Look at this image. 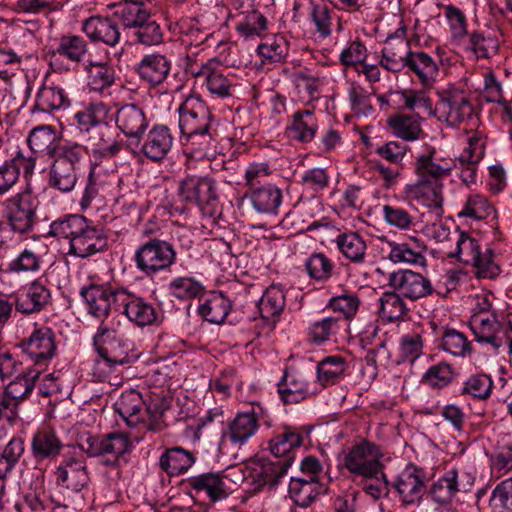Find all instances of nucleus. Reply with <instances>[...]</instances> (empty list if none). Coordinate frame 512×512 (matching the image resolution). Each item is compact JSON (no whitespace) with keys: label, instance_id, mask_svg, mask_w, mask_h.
<instances>
[{"label":"nucleus","instance_id":"nucleus-1","mask_svg":"<svg viewBox=\"0 0 512 512\" xmlns=\"http://www.w3.org/2000/svg\"><path fill=\"white\" fill-rule=\"evenodd\" d=\"M109 108L99 102L90 104L75 114V122L94 154L111 158L121 150L113 128L106 122Z\"/></svg>","mask_w":512,"mask_h":512},{"label":"nucleus","instance_id":"nucleus-2","mask_svg":"<svg viewBox=\"0 0 512 512\" xmlns=\"http://www.w3.org/2000/svg\"><path fill=\"white\" fill-rule=\"evenodd\" d=\"M53 158L48 184L61 193H69L82 173L85 148L80 144L61 145Z\"/></svg>","mask_w":512,"mask_h":512},{"label":"nucleus","instance_id":"nucleus-3","mask_svg":"<svg viewBox=\"0 0 512 512\" xmlns=\"http://www.w3.org/2000/svg\"><path fill=\"white\" fill-rule=\"evenodd\" d=\"M78 447L88 457H101L103 464L114 467L120 457L130 450L131 443L127 435L121 432L104 435L84 433L78 438Z\"/></svg>","mask_w":512,"mask_h":512},{"label":"nucleus","instance_id":"nucleus-4","mask_svg":"<svg viewBox=\"0 0 512 512\" xmlns=\"http://www.w3.org/2000/svg\"><path fill=\"white\" fill-rule=\"evenodd\" d=\"M381 456L376 444L363 440L344 452L342 467L351 474L354 482L377 478L384 469Z\"/></svg>","mask_w":512,"mask_h":512},{"label":"nucleus","instance_id":"nucleus-5","mask_svg":"<svg viewBox=\"0 0 512 512\" xmlns=\"http://www.w3.org/2000/svg\"><path fill=\"white\" fill-rule=\"evenodd\" d=\"M133 260L139 271L152 277L170 269L176 260V252L170 242L151 238L135 250Z\"/></svg>","mask_w":512,"mask_h":512},{"label":"nucleus","instance_id":"nucleus-6","mask_svg":"<svg viewBox=\"0 0 512 512\" xmlns=\"http://www.w3.org/2000/svg\"><path fill=\"white\" fill-rule=\"evenodd\" d=\"M438 101L435 106V115L451 127H459L467 123L474 116L475 110L465 91L449 87L437 92Z\"/></svg>","mask_w":512,"mask_h":512},{"label":"nucleus","instance_id":"nucleus-7","mask_svg":"<svg viewBox=\"0 0 512 512\" xmlns=\"http://www.w3.org/2000/svg\"><path fill=\"white\" fill-rule=\"evenodd\" d=\"M38 204L29 187L2 203L6 219L13 231L27 233L32 230L37 221Z\"/></svg>","mask_w":512,"mask_h":512},{"label":"nucleus","instance_id":"nucleus-8","mask_svg":"<svg viewBox=\"0 0 512 512\" xmlns=\"http://www.w3.org/2000/svg\"><path fill=\"white\" fill-rule=\"evenodd\" d=\"M40 374V370L28 369L7 384L3 398L0 400V416L4 411H9L7 414L9 422H13L18 417L19 405L30 397Z\"/></svg>","mask_w":512,"mask_h":512},{"label":"nucleus","instance_id":"nucleus-9","mask_svg":"<svg viewBox=\"0 0 512 512\" xmlns=\"http://www.w3.org/2000/svg\"><path fill=\"white\" fill-rule=\"evenodd\" d=\"M123 290L93 284L82 287L80 295L85 301L88 314L103 321V319L109 320L113 308L119 310L118 297Z\"/></svg>","mask_w":512,"mask_h":512},{"label":"nucleus","instance_id":"nucleus-10","mask_svg":"<svg viewBox=\"0 0 512 512\" xmlns=\"http://www.w3.org/2000/svg\"><path fill=\"white\" fill-rule=\"evenodd\" d=\"M22 352L38 366H46L56 355V336L49 327L35 329L19 344Z\"/></svg>","mask_w":512,"mask_h":512},{"label":"nucleus","instance_id":"nucleus-11","mask_svg":"<svg viewBox=\"0 0 512 512\" xmlns=\"http://www.w3.org/2000/svg\"><path fill=\"white\" fill-rule=\"evenodd\" d=\"M456 167V160L445 156L433 146L425 145L423 151L415 158L414 172L417 177L442 181L450 176Z\"/></svg>","mask_w":512,"mask_h":512},{"label":"nucleus","instance_id":"nucleus-12","mask_svg":"<svg viewBox=\"0 0 512 512\" xmlns=\"http://www.w3.org/2000/svg\"><path fill=\"white\" fill-rule=\"evenodd\" d=\"M388 286L412 301L427 297L434 291L428 278L410 269H400L390 273Z\"/></svg>","mask_w":512,"mask_h":512},{"label":"nucleus","instance_id":"nucleus-13","mask_svg":"<svg viewBox=\"0 0 512 512\" xmlns=\"http://www.w3.org/2000/svg\"><path fill=\"white\" fill-rule=\"evenodd\" d=\"M211 114L205 104L197 98H189L179 107V129L182 136L193 137L208 132Z\"/></svg>","mask_w":512,"mask_h":512},{"label":"nucleus","instance_id":"nucleus-14","mask_svg":"<svg viewBox=\"0 0 512 512\" xmlns=\"http://www.w3.org/2000/svg\"><path fill=\"white\" fill-rule=\"evenodd\" d=\"M178 196L181 201L196 205L202 209L213 205L216 191L213 181L207 177L187 175L179 182Z\"/></svg>","mask_w":512,"mask_h":512},{"label":"nucleus","instance_id":"nucleus-15","mask_svg":"<svg viewBox=\"0 0 512 512\" xmlns=\"http://www.w3.org/2000/svg\"><path fill=\"white\" fill-rule=\"evenodd\" d=\"M410 52L409 41L405 38V28H399L394 35L388 36L381 50L379 65L388 72L400 73L405 70Z\"/></svg>","mask_w":512,"mask_h":512},{"label":"nucleus","instance_id":"nucleus-16","mask_svg":"<svg viewBox=\"0 0 512 512\" xmlns=\"http://www.w3.org/2000/svg\"><path fill=\"white\" fill-rule=\"evenodd\" d=\"M222 64L217 58H211L201 64H190L188 71L195 78L203 80L208 91L219 97L230 96L231 82L221 71Z\"/></svg>","mask_w":512,"mask_h":512},{"label":"nucleus","instance_id":"nucleus-17","mask_svg":"<svg viewBox=\"0 0 512 512\" xmlns=\"http://www.w3.org/2000/svg\"><path fill=\"white\" fill-rule=\"evenodd\" d=\"M390 485L403 504L418 503L426 491L424 471L415 465H408Z\"/></svg>","mask_w":512,"mask_h":512},{"label":"nucleus","instance_id":"nucleus-18","mask_svg":"<svg viewBox=\"0 0 512 512\" xmlns=\"http://www.w3.org/2000/svg\"><path fill=\"white\" fill-rule=\"evenodd\" d=\"M116 127L129 139L141 140L148 128L149 120L143 108L136 104L120 106L114 115Z\"/></svg>","mask_w":512,"mask_h":512},{"label":"nucleus","instance_id":"nucleus-19","mask_svg":"<svg viewBox=\"0 0 512 512\" xmlns=\"http://www.w3.org/2000/svg\"><path fill=\"white\" fill-rule=\"evenodd\" d=\"M285 307V295L280 286L271 285L263 293L261 299L258 301V313L260 315V322H258V329L263 331L266 329V335L275 328L281 312Z\"/></svg>","mask_w":512,"mask_h":512},{"label":"nucleus","instance_id":"nucleus-20","mask_svg":"<svg viewBox=\"0 0 512 512\" xmlns=\"http://www.w3.org/2000/svg\"><path fill=\"white\" fill-rule=\"evenodd\" d=\"M471 329L477 342L486 343L498 351L504 345L501 336L503 324L497 313L473 314L470 320Z\"/></svg>","mask_w":512,"mask_h":512},{"label":"nucleus","instance_id":"nucleus-21","mask_svg":"<svg viewBox=\"0 0 512 512\" xmlns=\"http://www.w3.org/2000/svg\"><path fill=\"white\" fill-rule=\"evenodd\" d=\"M107 247V237L102 228L91 225L85 220L82 229L72 240L70 253L81 258H86Z\"/></svg>","mask_w":512,"mask_h":512},{"label":"nucleus","instance_id":"nucleus-22","mask_svg":"<svg viewBox=\"0 0 512 512\" xmlns=\"http://www.w3.org/2000/svg\"><path fill=\"white\" fill-rule=\"evenodd\" d=\"M55 475L59 486L73 492H80L89 481L84 461L70 455H64Z\"/></svg>","mask_w":512,"mask_h":512},{"label":"nucleus","instance_id":"nucleus-23","mask_svg":"<svg viewBox=\"0 0 512 512\" xmlns=\"http://www.w3.org/2000/svg\"><path fill=\"white\" fill-rule=\"evenodd\" d=\"M81 30L93 43L116 47L121 41L119 26L108 17L91 16L82 22Z\"/></svg>","mask_w":512,"mask_h":512},{"label":"nucleus","instance_id":"nucleus-24","mask_svg":"<svg viewBox=\"0 0 512 512\" xmlns=\"http://www.w3.org/2000/svg\"><path fill=\"white\" fill-rule=\"evenodd\" d=\"M118 301L119 310L138 326L151 325L157 319L156 309L143 298L136 297L123 290V293L118 297Z\"/></svg>","mask_w":512,"mask_h":512},{"label":"nucleus","instance_id":"nucleus-25","mask_svg":"<svg viewBox=\"0 0 512 512\" xmlns=\"http://www.w3.org/2000/svg\"><path fill=\"white\" fill-rule=\"evenodd\" d=\"M15 297L16 310L22 314H33L44 310L51 302L50 290L38 281L23 287Z\"/></svg>","mask_w":512,"mask_h":512},{"label":"nucleus","instance_id":"nucleus-26","mask_svg":"<svg viewBox=\"0 0 512 512\" xmlns=\"http://www.w3.org/2000/svg\"><path fill=\"white\" fill-rule=\"evenodd\" d=\"M406 74H413L423 88H432L439 72L434 58L424 51H412L407 58Z\"/></svg>","mask_w":512,"mask_h":512},{"label":"nucleus","instance_id":"nucleus-27","mask_svg":"<svg viewBox=\"0 0 512 512\" xmlns=\"http://www.w3.org/2000/svg\"><path fill=\"white\" fill-rule=\"evenodd\" d=\"M172 144L173 137L170 129L164 125H155L148 132L141 150L147 158L160 161L170 151Z\"/></svg>","mask_w":512,"mask_h":512},{"label":"nucleus","instance_id":"nucleus-28","mask_svg":"<svg viewBox=\"0 0 512 512\" xmlns=\"http://www.w3.org/2000/svg\"><path fill=\"white\" fill-rule=\"evenodd\" d=\"M171 62L161 54L145 55L137 66L140 78L151 85H159L168 77Z\"/></svg>","mask_w":512,"mask_h":512},{"label":"nucleus","instance_id":"nucleus-29","mask_svg":"<svg viewBox=\"0 0 512 512\" xmlns=\"http://www.w3.org/2000/svg\"><path fill=\"white\" fill-rule=\"evenodd\" d=\"M146 406L141 394L136 390H128L122 393L119 400L115 403V409L129 426L143 424L145 427L143 408Z\"/></svg>","mask_w":512,"mask_h":512},{"label":"nucleus","instance_id":"nucleus-30","mask_svg":"<svg viewBox=\"0 0 512 512\" xmlns=\"http://www.w3.org/2000/svg\"><path fill=\"white\" fill-rule=\"evenodd\" d=\"M294 456L271 461L258 459V490L264 486L274 489L291 467Z\"/></svg>","mask_w":512,"mask_h":512},{"label":"nucleus","instance_id":"nucleus-31","mask_svg":"<svg viewBox=\"0 0 512 512\" xmlns=\"http://www.w3.org/2000/svg\"><path fill=\"white\" fill-rule=\"evenodd\" d=\"M470 486V482L463 483L459 479L458 472L451 469L433 483L429 493L435 502L448 503L457 492L468 491Z\"/></svg>","mask_w":512,"mask_h":512},{"label":"nucleus","instance_id":"nucleus-32","mask_svg":"<svg viewBox=\"0 0 512 512\" xmlns=\"http://www.w3.org/2000/svg\"><path fill=\"white\" fill-rule=\"evenodd\" d=\"M406 191L410 197L421 200L428 207L442 206V181L417 177L416 182L409 185Z\"/></svg>","mask_w":512,"mask_h":512},{"label":"nucleus","instance_id":"nucleus-33","mask_svg":"<svg viewBox=\"0 0 512 512\" xmlns=\"http://www.w3.org/2000/svg\"><path fill=\"white\" fill-rule=\"evenodd\" d=\"M321 486L313 476L292 477L289 483V496L300 507L310 506L319 496Z\"/></svg>","mask_w":512,"mask_h":512},{"label":"nucleus","instance_id":"nucleus-34","mask_svg":"<svg viewBox=\"0 0 512 512\" xmlns=\"http://www.w3.org/2000/svg\"><path fill=\"white\" fill-rule=\"evenodd\" d=\"M114 15L125 28L134 29L143 21H148L151 12L143 0H123L114 5Z\"/></svg>","mask_w":512,"mask_h":512},{"label":"nucleus","instance_id":"nucleus-35","mask_svg":"<svg viewBox=\"0 0 512 512\" xmlns=\"http://www.w3.org/2000/svg\"><path fill=\"white\" fill-rule=\"evenodd\" d=\"M221 473H204L189 478V486L197 492H206L211 501L216 502L228 495V487Z\"/></svg>","mask_w":512,"mask_h":512},{"label":"nucleus","instance_id":"nucleus-36","mask_svg":"<svg viewBox=\"0 0 512 512\" xmlns=\"http://www.w3.org/2000/svg\"><path fill=\"white\" fill-rule=\"evenodd\" d=\"M63 447L62 441L52 430H39L32 439V452L37 461L55 459Z\"/></svg>","mask_w":512,"mask_h":512},{"label":"nucleus","instance_id":"nucleus-37","mask_svg":"<svg viewBox=\"0 0 512 512\" xmlns=\"http://www.w3.org/2000/svg\"><path fill=\"white\" fill-rule=\"evenodd\" d=\"M256 417L253 413H239L222 432L221 441L233 444L245 443L255 432Z\"/></svg>","mask_w":512,"mask_h":512},{"label":"nucleus","instance_id":"nucleus-38","mask_svg":"<svg viewBox=\"0 0 512 512\" xmlns=\"http://www.w3.org/2000/svg\"><path fill=\"white\" fill-rule=\"evenodd\" d=\"M499 46V40L494 33L475 30L468 35L466 48L476 59H487L498 52Z\"/></svg>","mask_w":512,"mask_h":512},{"label":"nucleus","instance_id":"nucleus-39","mask_svg":"<svg viewBox=\"0 0 512 512\" xmlns=\"http://www.w3.org/2000/svg\"><path fill=\"white\" fill-rule=\"evenodd\" d=\"M28 145L36 154L55 156L58 146L57 135L51 126L43 125L34 128L28 137Z\"/></svg>","mask_w":512,"mask_h":512},{"label":"nucleus","instance_id":"nucleus-40","mask_svg":"<svg viewBox=\"0 0 512 512\" xmlns=\"http://www.w3.org/2000/svg\"><path fill=\"white\" fill-rule=\"evenodd\" d=\"M449 240H455L456 248L449 254L450 257H455L464 264L471 265L480 257L481 247L475 238L470 237L467 233L455 230L449 236Z\"/></svg>","mask_w":512,"mask_h":512},{"label":"nucleus","instance_id":"nucleus-41","mask_svg":"<svg viewBox=\"0 0 512 512\" xmlns=\"http://www.w3.org/2000/svg\"><path fill=\"white\" fill-rule=\"evenodd\" d=\"M231 309L230 300L222 293L212 294L198 307L199 314L208 322L221 324Z\"/></svg>","mask_w":512,"mask_h":512},{"label":"nucleus","instance_id":"nucleus-42","mask_svg":"<svg viewBox=\"0 0 512 512\" xmlns=\"http://www.w3.org/2000/svg\"><path fill=\"white\" fill-rule=\"evenodd\" d=\"M193 454L181 447L166 449L159 460V465L165 472L175 475L187 471L194 463Z\"/></svg>","mask_w":512,"mask_h":512},{"label":"nucleus","instance_id":"nucleus-43","mask_svg":"<svg viewBox=\"0 0 512 512\" xmlns=\"http://www.w3.org/2000/svg\"><path fill=\"white\" fill-rule=\"evenodd\" d=\"M88 52L87 41L79 35L72 34L63 35L55 50V54L76 64L83 63Z\"/></svg>","mask_w":512,"mask_h":512},{"label":"nucleus","instance_id":"nucleus-44","mask_svg":"<svg viewBox=\"0 0 512 512\" xmlns=\"http://www.w3.org/2000/svg\"><path fill=\"white\" fill-rule=\"evenodd\" d=\"M171 404L172 397L169 394L153 393L145 409V413L150 416V420L146 421L145 429L152 432H161L165 428L161 417L170 409Z\"/></svg>","mask_w":512,"mask_h":512},{"label":"nucleus","instance_id":"nucleus-45","mask_svg":"<svg viewBox=\"0 0 512 512\" xmlns=\"http://www.w3.org/2000/svg\"><path fill=\"white\" fill-rule=\"evenodd\" d=\"M336 244L342 255L353 263H362L365 259L367 245L356 232L340 234Z\"/></svg>","mask_w":512,"mask_h":512},{"label":"nucleus","instance_id":"nucleus-46","mask_svg":"<svg viewBox=\"0 0 512 512\" xmlns=\"http://www.w3.org/2000/svg\"><path fill=\"white\" fill-rule=\"evenodd\" d=\"M388 259L394 264L425 265L426 258L418 247L407 242L387 241Z\"/></svg>","mask_w":512,"mask_h":512},{"label":"nucleus","instance_id":"nucleus-47","mask_svg":"<svg viewBox=\"0 0 512 512\" xmlns=\"http://www.w3.org/2000/svg\"><path fill=\"white\" fill-rule=\"evenodd\" d=\"M278 386L280 397L286 404L299 403L309 394L308 385L302 376L285 373Z\"/></svg>","mask_w":512,"mask_h":512},{"label":"nucleus","instance_id":"nucleus-48","mask_svg":"<svg viewBox=\"0 0 512 512\" xmlns=\"http://www.w3.org/2000/svg\"><path fill=\"white\" fill-rule=\"evenodd\" d=\"M347 363L341 356H329L317 365V379L322 386L335 384L343 377Z\"/></svg>","mask_w":512,"mask_h":512},{"label":"nucleus","instance_id":"nucleus-49","mask_svg":"<svg viewBox=\"0 0 512 512\" xmlns=\"http://www.w3.org/2000/svg\"><path fill=\"white\" fill-rule=\"evenodd\" d=\"M69 104V98L63 89L43 86L37 93L34 108L42 112H51L68 107Z\"/></svg>","mask_w":512,"mask_h":512},{"label":"nucleus","instance_id":"nucleus-50","mask_svg":"<svg viewBox=\"0 0 512 512\" xmlns=\"http://www.w3.org/2000/svg\"><path fill=\"white\" fill-rule=\"evenodd\" d=\"M378 301L380 305L379 314L389 322L403 318L408 312L403 296L393 289L384 292Z\"/></svg>","mask_w":512,"mask_h":512},{"label":"nucleus","instance_id":"nucleus-51","mask_svg":"<svg viewBox=\"0 0 512 512\" xmlns=\"http://www.w3.org/2000/svg\"><path fill=\"white\" fill-rule=\"evenodd\" d=\"M303 443V436L300 432L287 428L282 435H279L269 441V449L276 459H283L291 456L294 448H298Z\"/></svg>","mask_w":512,"mask_h":512},{"label":"nucleus","instance_id":"nucleus-52","mask_svg":"<svg viewBox=\"0 0 512 512\" xmlns=\"http://www.w3.org/2000/svg\"><path fill=\"white\" fill-rule=\"evenodd\" d=\"M318 125L316 118L310 110L296 112L290 127L294 137L301 142H310L314 139Z\"/></svg>","mask_w":512,"mask_h":512},{"label":"nucleus","instance_id":"nucleus-53","mask_svg":"<svg viewBox=\"0 0 512 512\" xmlns=\"http://www.w3.org/2000/svg\"><path fill=\"white\" fill-rule=\"evenodd\" d=\"M388 124L396 136L406 141L418 139L422 132L419 120L409 115H394L388 119Z\"/></svg>","mask_w":512,"mask_h":512},{"label":"nucleus","instance_id":"nucleus-54","mask_svg":"<svg viewBox=\"0 0 512 512\" xmlns=\"http://www.w3.org/2000/svg\"><path fill=\"white\" fill-rule=\"evenodd\" d=\"M85 218L79 215H68L53 221L50 225L49 235L59 239H68L71 245L78 232L82 229Z\"/></svg>","mask_w":512,"mask_h":512},{"label":"nucleus","instance_id":"nucleus-55","mask_svg":"<svg viewBox=\"0 0 512 512\" xmlns=\"http://www.w3.org/2000/svg\"><path fill=\"white\" fill-rule=\"evenodd\" d=\"M334 263L324 253H313L305 261L310 279L318 282L328 281L333 274Z\"/></svg>","mask_w":512,"mask_h":512},{"label":"nucleus","instance_id":"nucleus-56","mask_svg":"<svg viewBox=\"0 0 512 512\" xmlns=\"http://www.w3.org/2000/svg\"><path fill=\"white\" fill-rule=\"evenodd\" d=\"M24 157L18 154L0 164V197L9 193L18 183Z\"/></svg>","mask_w":512,"mask_h":512},{"label":"nucleus","instance_id":"nucleus-57","mask_svg":"<svg viewBox=\"0 0 512 512\" xmlns=\"http://www.w3.org/2000/svg\"><path fill=\"white\" fill-rule=\"evenodd\" d=\"M96 351L110 367L129 363L130 345L125 337L118 339L117 342L105 345Z\"/></svg>","mask_w":512,"mask_h":512},{"label":"nucleus","instance_id":"nucleus-58","mask_svg":"<svg viewBox=\"0 0 512 512\" xmlns=\"http://www.w3.org/2000/svg\"><path fill=\"white\" fill-rule=\"evenodd\" d=\"M285 51L284 37L277 34L264 36L258 43V56L262 58L261 64H264L265 61L279 62Z\"/></svg>","mask_w":512,"mask_h":512},{"label":"nucleus","instance_id":"nucleus-59","mask_svg":"<svg viewBox=\"0 0 512 512\" xmlns=\"http://www.w3.org/2000/svg\"><path fill=\"white\" fill-rule=\"evenodd\" d=\"M491 512H512V478L498 483L489 498Z\"/></svg>","mask_w":512,"mask_h":512},{"label":"nucleus","instance_id":"nucleus-60","mask_svg":"<svg viewBox=\"0 0 512 512\" xmlns=\"http://www.w3.org/2000/svg\"><path fill=\"white\" fill-rule=\"evenodd\" d=\"M170 293L182 300H189L200 297L204 294V286L191 277H178L169 284Z\"/></svg>","mask_w":512,"mask_h":512},{"label":"nucleus","instance_id":"nucleus-61","mask_svg":"<svg viewBox=\"0 0 512 512\" xmlns=\"http://www.w3.org/2000/svg\"><path fill=\"white\" fill-rule=\"evenodd\" d=\"M339 329L340 325L337 317H325L310 325L309 337L311 342L321 345L336 335Z\"/></svg>","mask_w":512,"mask_h":512},{"label":"nucleus","instance_id":"nucleus-62","mask_svg":"<svg viewBox=\"0 0 512 512\" xmlns=\"http://www.w3.org/2000/svg\"><path fill=\"white\" fill-rule=\"evenodd\" d=\"M427 88L421 90L407 89L401 92L403 106L410 110H423L428 115H435V108L431 98L426 92Z\"/></svg>","mask_w":512,"mask_h":512},{"label":"nucleus","instance_id":"nucleus-63","mask_svg":"<svg viewBox=\"0 0 512 512\" xmlns=\"http://www.w3.org/2000/svg\"><path fill=\"white\" fill-rule=\"evenodd\" d=\"M442 347L446 352L458 357H465L471 352L470 342L466 336L455 329H449L444 332Z\"/></svg>","mask_w":512,"mask_h":512},{"label":"nucleus","instance_id":"nucleus-64","mask_svg":"<svg viewBox=\"0 0 512 512\" xmlns=\"http://www.w3.org/2000/svg\"><path fill=\"white\" fill-rule=\"evenodd\" d=\"M134 36L138 43L151 46L162 41L163 33L159 23L151 15L148 21L145 20L134 28Z\"/></svg>","mask_w":512,"mask_h":512}]
</instances>
